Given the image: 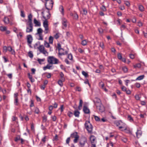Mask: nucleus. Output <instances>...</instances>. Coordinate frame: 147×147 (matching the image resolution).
Returning <instances> with one entry per match:
<instances>
[{"mask_svg": "<svg viewBox=\"0 0 147 147\" xmlns=\"http://www.w3.org/2000/svg\"><path fill=\"white\" fill-rule=\"evenodd\" d=\"M42 13L43 18L45 20L43 22V27L45 28V33L47 34L48 33V31L49 30L48 22L47 20L50 18L51 15L49 11V10H47L46 12H45V13L42 12Z\"/></svg>", "mask_w": 147, "mask_h": 147, "instance_id": "nucleus-1", "label": "nucleus"}, {"mask_svg": "<svg viewBox=\"0 0 147 147\" xmlns=\"http://www.w3.org/2000/svg\"><path fill=\"white\" fill-rule=\"evenodd\" d=\"M47 62L49 64H57L60 62L57 58L53 56H49L47 58Z\"/></svg>", "mask_w": 147, "mask_h": 147, "instance_id": "nucleus-2", "label": "nucleus"}, {"mask_svg": "<svg viewBox=\"0 0 147 147\" xmlns=\"http://www.w3.org/2000/svg\"><path fill=\"white\" fill-rule=\"evenodd\" d=\"M86 129L87 130L88 133L91 134L92 133L93 126L90 123L89 121H86L84 124Z\"/></svg>", "mask_w": 147, "mask_h": 147, "instance_id": "nucleus-3", "label": "nucleus"}, {"mask_svg": "<svg viewBox=\"0 0 147 147\" xmlns=\"http://www.w3.org/2000/svg\"><path fill=\"white\" fill-rule=\"evenodd\" d=\"M46 2L45 4V6L46 9L49 10L52 9L53 7V2L52 0H51L49 2H47L49 0H45Z\"/></svg>", "mask_w": 147, "mask_h": 147, "instance_id": "nucleus-4", "label": "nucleus"}, {"mask_svg": "<svg viewBox=\"0 0 147 147\" xmlns=\"http://www.w3.org/2000/svg\"><path fill=\"white\" fill-rule=\"evenodd\" d=\"M87 142V138L85 137H82L80 139L79 146L84 147L85 143Z\"/></svg>", "mask_w": 147, "mask_h": 147, "instance_id": "nucleus-5", "label": "nucleus"}, {"mask_svg": "<svg viewBox=\"0 0 147 147\" xmlns=\"http://www.w3.org/2000/svg\"><path fill=\"white\" fill-rule=\"evenodd\" d=\"M37 49L41 53H42L44 55H46V54H48V52L45 49V48L43 45H40L39 46L37 47Z\"/></svg>", "mask_w": 147, "mask_h": 147, "instance_id": "nucleus-6", "label": "nucleus"}, {"mask_svg": "<svg viewBox=\"0 0 147 147\" xmlns=\"http://www.w3.org/2000/svg\"><path fill=\"white\" fill-rule=\"evenodd\" d=\"M70 137L72 138H75L74 140V142L75 143H76L77 142L79 138V136L77 132H74L72 133L71 134Z\"/></svg>", "mask_w": 147, "mask_h": 147, "instance_id": "nucleus-7", "label": "nucleus"}, {"mask_svg": "<svg viewBox=\"0 0 147 147\" xmlns=\"http://www.w3.org/2000/svg\"><path fill=\"white\" fill-rule=\"evenodd\" d=\"M90 140L91 142V145H96V138L94 136H91L90 137Z\"/></svg>", "mask_w": 147, "mask_h": 147, "instance_id": "nucleus-8", "label": "nucleus"}, {"mask_svg": "<svg viewBox=\"0 0 147 147\" xmlns=\"http://www.w3.org/2000/svg\"><path fill=\"white\" fill-rule=\"evenodd\" d=\"M93 102L96 107H98V106L102 104L100 99L98 98H95L93 100Z\"/></svg>", "mask_w": 147, "mask_h": 147, "instance_id": "nucleus-9", "label": "nucleus"}, {"mask_svg": "<svg viewBox=\"0 0 147 147\" xmlns=\"http://www.w3.org/2000/svg\"><path fill=\"white\" fill-rule=\"evenodd\" d=\"M97 109H98L100 112L102 113L105 111V109L103 105L101 104V105L98 106V107H96Z\"/></svg>", "mask_w": 147, "mask_h": 147, "instance_id": "nucleus-10", "label": "nucleus"}, {"mask_svg": "<svg viewBox=\"0 0 147 147\" xmlns=\"http://www.w3.org/2000/svg\"><path fill=\"white\" fill-rule=\"evenodd\" d=\"M27 42L28 44H31L33 38L31 35H28L27 36Z\"/></svg>", "mask_w": 147, "mask_h": 147, "instance_id": "nucleus-11", "label": "nucleus"}, {"mask_svg": "<svg viewBox=\"0 0 147 147\" xmlns=\"http://www.w3.org/2000/svg\"><path fill=\"white\" fill-rule=\"evenodd\" d=\"M30 28L27 27L26 29V32L29 33L32 32L33 29L32 24H28Z\"/></svg>", "mask_w": 147, "mask_h": 147, "instance_id": "nucleus-12", "label": "nucleus"}, {"mask_svg": "<svg viewBox=\"0 0 147 147\" xmlns=\"http://www.w3.org/2000/svg\"><path fill=\"white\" fill-rule=\"evenodd\" d=\"M115 124L117 126L119 127V128L120 129L123 128V126L122 125V123L121 121H117L115 122Z\"/></svg>", "mask_w": 147, "mask_h": 147, "instance_id": "nucleus-13", "label": "nucleus"}, {"mask_svg": "<svg viewBox=\"0 0 147 147\" xmlns=\"http://www.w3.org/2000/svg\"><path fill=\"white\" fill-rule=\"evenodd\" d=\"M34 22L35 24V26H41L40 22L38 21H37L35 18L34 19Z\"/></svg>", "mask_w": 147, "mask_h": 147, "instance_id": "nucleus-14", "label": "nucleus"}, {"mask_svg": "<svg viewBox=\"0 0 147 147\" xmlns=\"http://www.w3.org/2000/svg\"><path fill=\"white\" fill-rule=\"evenodd\" d=\"M32 13H30L28 16V24H32Z\"/></svg>", "mask_w": 147, "mask_h": 147, "instance_id": "nucleus-15", "label": "nucleus"}, {"mask_svg": "<svg viewBox=\"0 0 147 147\" xmlns=\"http://www.w3.org/2000/svg\"><path fill=\"white\" fill-rule=\"evenodd\" d=\"M83 111L85 114H88L90 113V110L86 106H84L83 107Z\"/></svg>", "mask_w": 147, "mask_h": 147, "instance_id": "nucleus-16", "label": "nucleus"}, {"mask_svg": "<svg viewBox=\"0 0 147 147\" xmlns=\"http://www.w3.org/2000/svg\"><path fill=\"white\" fill-rule=\"evenodd\" d=\"M68 52L67 51H65V52H58V57L60 58V59H62L61 58V56L64 55H66L67 54Z\"/></svg>", "mask_w": 147, "mask_h": 147, "instance_id": "nucleus-17", "label": "nucleus"}, {"mask_svg": "<svg viewBox=\"0 0 147 147\" xmlns=\"http://www.w3.org/2000/svg\"><path fill=\"white\" fill-rule=\"evenodd\" d=\"M136 134L137 138H139L142 135V131L140 130H138Z\"/></svg>", "mask_w": 147, "mask_h": 147, "instance_id": "nucleus-18", "label": "nucleus"}, {"mask_svg": "<svg viewBox=\"0 0 147 147\" xmlns=\"http://www.w3.org/2000/svg\"><path fill=\"white\" fill-rule=\"evenodd\" d=\"M7 51L10 52L12 54L14 55L15 54L14 50H13L11 47H7Z\"/></svg>", "mask_w": 147, "mask_h": 147, "instance_id": "nucleus-19", "label": "nucleus"}, {"mask_svg": "<svg viewBox=\"0 0 147 147\" xmlns=\"http://www.w3.org/2000/svg\"><path fill=\"white\" fill-rule=\"evenodd\" d=\"M67 21L66 19L65 18L63 19L62 24L63 26L65 28L67 26Z\"/></svg>", "mask_w": 147, "mask_h": 147, "instance_id": "nucleus-20", "label": "nucleus"}, {"mask_svg": "<svg viewBox=\"0 0 147 147\" xmlns=\"http://www.w3.org/2000/svg\"><path fill=\"white\" fill-rule=\"evenodd\" d=\"M49 63L47 65L43 67V69L44 70H45L47 69H51V67H52V65H51Z\"/></svg>", "mask_w": 147, "mask_h": 147, "instance_id": "nucleus-21", "label": "nucleus"}, {"mask_svg": "<svg viewBox=\"0 0 147 147\" xmlns=\"http://www.w3.org/2000/svg\"><path fill=\"white\" fill-rule=\"evenodd\" d=\"M65 80V79L64 78H62L61 80H59L58 82V83L59 85L61 87H62L63 86V82Z\"/></svg>", "mask_w": 147, "mask_h": 147, "instance_id": "nucleus-22", "label": "nucleus"}, {"mask_svg": "<svg viewBox=\"0 0 147 147\" xmlns=\"http://www.w3.org/2000/svg\"><path fill=\"white\" fill-rule=\"evenodd\" d=\"M43 32V30L40 28H38L37 30V33L36 34V35L42 34Z\"/></svg>", "mask_w": 147, "mask_h": 147, "instance_id": "nucleus-23", "label": "nucleus"}, {"mask_svg": "<svg viewBox=\"0 0 147 147\" xmlns=\"http://www.w3.org/2000/svg\"><path fill=\"white\" fill-rule=\"evenodd\" d=\"M57 48L59 50V52H61V50L64 51V49L61 48V45L60 43L57 44Z\"/></svg>", "mask_w": 147, "mask_h": 147, "instance_id": "nucleus-24", "label": "nucleus"}, {"mask_svg": "<svg viewBox=\"0 0 147 147\" xmlns=\"http://www.w3.org/2000/svg\"><path fill=\"white\" fill-rule=\"evenodd\" d=\"M4 21L5 24H9V18L7 17H5Z\"/></svg>", "mask_w": 147, "mask_h": 147, "instance_id": "nucleus-25", "label": "nucleus"}, {"mask_svg": "<svg viewBox=\"0 0 147 147\" xmlns=\"http://www.w3.org/2000/svg\"><path fill=\"white\" fill-rule=\"evenodd\" d=\"M59 10L61 13L63 15L64 14V8L62 5H60L59 7Z\"/></svg>", "mask_w": 147, "mask_h": 147, "instance_id": "nucleus-26", "label": "nucleus"}, {"mask_svg": "<svg viewBox=\"0 0 147 147\" xmlns=\"http://www.w3.org/2000/svg\"><path fill=\"white\" fill-rule=\"evenodd\" d=\"M73 18L74 19L76 20H77L78 19V16L76 12H75L74 13Z\"/></svg>", "mask_w": 147, "mask_h": 147, "instance_id": "nucleus-27", "label": "nucleus"}, {"mask_svg": "<svg viewBox=\"0 0 147 147\" xmlns=\"http://www.w3.org/2000/svg\"><path fill=\"white\" fill-rule=\"evenodd\" d=\"M80 113L79 111H78L77 110H75L74 111V115L76 117H78L79 116Z\"/></svg>", "mask_w": 147, "mask_h": 147, "instance_id": "nucleus-28", "label": "nucleus"}, {"mask_svg": "<svg viewBox=\"0 0 147 147\" xmlns=\"http://www.w3.org/2000/svg\"><path fill=\"white\" fill-rule=\"evenodd\" d=\"M53 38L52 36H50L49 37V42L50 44H52L53 43Z\"/></svg>", "mask_w": 147, "mask_h": 147, "instance_id": "nucleus-29", "label": "nucleus"}, {"mask_svg": "<svg viewBox=\"0 0 147 147\" xmlns=\"http://www.w3.org/2000/svg\"><path fill=\"white\" fill-rule=\"evenodd\" d=\"M83 103V101L82 99L80 100L79 104L78 106V109L79 110L81 109V108L82 106V104Z\"/></svg>", "mask_w": 147, "mask_h": 147, "instance_id": "nucleus-30", "label": "nucleus"}, {"mask_svg": "<svg viewBox=\"0 0 147 147\" xmlns=\"http://www.w3.org/2000/svg\"><path fill=\"white\" fill-rule=\"evenodd\" d=\"M45 59H37V61L40 64H42V63L44 62L45 61Z\"/></svg>", "mask_w": 147, "mask_h": 147, "instance_id": "nucleus-31", "label": "nucleus"}, {"mask_svg": "<svg viewBox=\"0 0 147 147\" xmlns=\"http://www.w3.org/2000/svg\"><path fill=\"white\" fill-rule=\"evenodd\" d=\"M49 43H48L46 41H44V45L45 47L47 48H49L50 47V45Z\"/></svg>", "mask_w": 147, "mask_h": 147, "instance_id": "nucleus-32", "label": "nucleus"}, {"mask_svg": "<svg viewBox=\"0 0 147 147\" xmlns=\"http://www.w3.org/2000/svg\"><path fill=\"white\" fill-rule=\"evenodd\" d=\"M7 30V28L6 27H3L1 26L0 27V30L2 31H6Z\"/></svg>", "mask_w": 147, "mask_h": 147, "instance_id": "nucleus-33", "label": "nucleus"}, {"mask_svg": "<svg viewBox=\"0 0 147 147\" xmlns=\"http://www.w3.org/2000/svg\"><path fill=\"white\" fill-rule=\"evenodd\" d=\"M144 77V75H141L138 76L136 79V80H141L143 79Z\"/></svg>", "mask_w": 147, "mask_h": 147, "instance_id": "nucleus-34", "label": "nucleus"}, {"mask_svg": "<svg viewBox=\"0 0 147 147\" xmlns=\"http://www.w3.org/2000/svg\"><path fill=\"white\" fill-rule=\"evenodd\" d=\"M138 7L139 9L141 11H144V8L142 5H140Z\"/></svg>", "mask_w": 147, "mask_h": 147, "instance_id": "nucleus-35", "label": "nucleus"}, {"mask_svg": "<svg viewBox=\"0 0 147 147\" xmlns=\"http://www.w3.org/2000/svg\"><path fill=\"white\" fill-rule=\"evenodd\" d=\"M122 70L124 73H127L128 71L127 68L125 66L123 67Z\"/></svg>", "mask_w": 147, "mask_h": 147, "instance_id": "nucleus-36", "label": "nucleus"}, {"mask_svg": "<svg viewBox=\"0 0 147 147\" xmlns=\"http://www.w3.org/2000/svg\"><path fill=\"white\" fill-rule=\"evenodd\" d=\"M82 74L85 78H87L88 76V74L84 71H82Z\"/></svg>", "mask_w": 147, "mask_h": 147, "instance_id": "nucleus-37", "label": "nucleus"}, {"mask_svg": "<svg viewBox=\"0 0 147 147\" xmlns=\"http://www.w3.org/2000/svg\"><path fill=\"white\" fill-rule=\"evenodd\" d=\"M28 55L30 58H32L33 57V54L32 53L31 51H30L28 53Z\"/></svg>", "mask_w": 147, "mask_h": 147, "instance_id": "nucleus-38", "label": "nucleus"}, {"mask_svg": "<svg viewBox=\"0 0 147 147\" xmlns=\"http://www.w3.org/2000/svg\"><path fill=\"white\" fill-rule=\"evenodd\" d=\"M127 119L130 122H132L133 121V119L132 118L130 115H128V116Z\"/></svg>", "mask_w": 147, "mask_h": 147, "instance_id": "nucleus-39", "label": "nucleus"}, {"mask_svg": "<svg viewBox=\"0 0 147 147\" xmlns=\"http://www.w3.org/2000/svg\"><path fill=\"white\" fill-rule=\"evenodd\" d=\"M134 67L135 68H136L137 67L140 68L141 67V64L140 63H138L135 65H134Z\"/></svg>", "mask_w": 147, "mask_h": 147, "instance_id": "nucleus-40", "label": "nucleus"}, {"mask_svg": "<svg viewBox=\"0 0 147 147\" xmlns=\"http://www.w3.org/2000/svg\"><path fill=\"white\" fill-rule=\"evenodd\" d=\"M100 9L102 10L103 11H105L107 10L106 7L104 5H102V6L100 7Z\"/></svg>", "mask_w": 147, "mask_h": 147, "instance_id": "nucleus-41", "label": "nucleus"}, {"mask_svg": "<svg viewBox=\"0 0 147 147\" xmlns=\"http://www.w3.org/2000/svg\"><path fill=\"white\" fill-rule=\"evenodd\" d=\"M14 104L15 105H17L18 104V98L14 99Z\"/></svg>", "mask_w": 147, "mask_h": 147, "instance_id": "nucleus-42", "label": "nucleus"}, {"mask_svg": "<svg viewBox=\"0 0 147 147\" xmlns=\"http://www.w3.org/2000/svg\"><path fill=\"white\" fill-rule=\"evenodd\" d=\"M81 44L83 46L86 45H87V42L86 40H83L81 42Z\"/></svg>", "mask_w": 147, "mask_h": 147, "instance_id": "nucleus-43", "label": "nucleus"}, {"mask_svg": "<svg viewBox=\"0 0 147 147\" xmlns=\"http://www.w3.org/2000/svg\"><path fill=\"white\" fill-rule=\"evenodd\" d=\"M95 119L96 121H100V119L99 117L98 116H94Z\"/></svg>", "mask_w": 147, "mask_h": 147, "instance_id": "nucleus-44", "label": "nucleus"}, {"mask_svg": "<svg viewBox=\"0 0 147 147\" xmlns=\"http://www.w3.org/2000/svg\"><path fill=\"white\" fill-rule=\"evenodd\" d=\"M43 121L44 122H45L47 120V117L46 116H44L42 117Z\"/></svg>", "mask_w": 147, "mask_h": 147, "instance_id": "nucleus-45", "label": "nucleus"}, {"mask_svg": "<svg viewBox=\"0 0 147 147\" xmlns=\"http://www.w3.org/2000/svg\"><path fill=\"white\" fill-rule=\"evenodd\" d=\"M99 86L102 89H103L105 87L104 84L102 82H100L99 84Z\"/></svg>", "mask_w": 147, "mask_h": 147, "instance_id": "nucleus-46", "label": "nucleus"}, {"mask_svg": "<svg viewBox=\"0 0 147 147\" xmlns=\"http://www.w3.org/2000/svg\"><path fill=\"white\" fill-rule=\"evenodd\" d=\"M67 114L69 117H71L73 115V113L70 111H69Z\"/></svg>", "mask_w": 147, "mask_h": 147, "instance_id": "nucleus-47", "label": "nucleus"}, {"mask_svg": "<svg viewBox=\"0 0 147 147\" xmlns=\"http://www.w3.org/2000/svg\"><path fill=\"white\" fill-rule=\"evenodd\" d=\"M98 30L100 34H102L103 32V30L101 28H98Z\"/></svg>", "mask_w": 147, "mask_h": 147, "instance_id": "nucleus-48", "label": "nucleus"}, {"mask_svg": "<svg viewBox=\"0 0 147 147\" xmlns=\"http://www.w3.org/2000/svg\"><path fill=\"white\" fill-rule=\"evenodd\" d=\"M39 110L38 108L36 107L34 109V112L36 114H38Z\"/></svg>", "mask_w": 147, "mask_h": 147, "instance_id": "nucleus-49", "label": "nucleus"}, {"mask_svg": "<svg viewBox=\"0 0 147 147\" xmlns=\"http://www.w3.org/2000/svg\"><path fill=\"white\" fill-rule=\"evenodd\" d=\"M7 47L5 46H4L3 48V51L4 52H6L7 51Z\"/></svg>", "mask_w": 147, "mask_h": 147, "instance_id": "nucleus-50", "label": "nucleus"}, {"mask_svg": "<svg viewBox=\"0 0 147 147\" xmlns=\"http://www.w3.org/2000/svg\"><path fill=\"white\" fill-rule=\"evenodd\" d=\"M68 58L70 60H71L72 59V55L71 54H70L68 55Z\"/></svg>", "mask_w": 147, "mask_h": 147, "instance_id": "nucleus-51", "label": "nucleus"}, {"mask_svg": "<svg viewBox=\"0 0 147 147\" xmlns=\"http://www.w3.org/2000/svg\"><path fill=\"white\" fill-rule=\"evenodd\" d=\"M117 57L118 59L120 60H121V59H122V58L121 54L120 53H119L118 54Z\"/></svg>", "mask_w": 147, "mask_h": 147, "instance_id": "nucleus-52", "label": "nucleus"}, {"mask_svg": "<svg viewBox=\"0 0 147 147\" xmlns=\"http://www.w3.org/2000/svg\"><path fill=\"white\" fill-rule=\"evenodd\" d=\"M51 118L52 119L53 121H56V117L55 115L51 116Z\"/></svg>", "mask_w": 147, "mask_h": 147, "instance_id": "nucleus-53", "label": "nucleus"}, {"mask_svg": "<svg viewBox=\"0 0 147 147\" xmlns=\"http://www.w3.org/2000/svg\"><path fill=\"white\" fill-rule=\"evenodd\" d=\"M125 4L127 7H129L130 5V4L129 2L128 1H125Z\"/></svg>", "mask_w": 147, "mask_h": 147, "instance_id": "nucleus-54", "label": "nucleus"}, {"mask_svg": "<svg viewBox=\"0 0 147 147\" xmlns=\"http://www.w3.org/2000/svg\"><path fill=\"white\" fill-rule=\"evenodd\" d=\"M70 140V137H68L67 138L66 141V144H68L69 143Z\"/></svg>", "mask_w": 147, "mask_h": 147, "instance_id": "nucleus-55", "label": "nucleus"}, {"mask_svg": "<svg viewBox=\"0 0 147 147\" xmlns=\"http://www.w3.org/2000/svg\"><path fill=\"white\" fill-rule=\"evenodd\" d=\"M21 17L24 18L25 17V15L24 11H21Z\"/></svg>", "mask_w": 147, "mask_h": 147, "instance_id": "nucleus-56", "label": "nucleus"}, {"mask_svg": "<svg viewBox=\"0 0 147 147\" xmlns=\"http://www.w3.org/2000/svg\"><path fill=\"white\" fill-rule=\"evenodd\" d=\"M109 145H111L112 147H113V143L112 142H110V143L107 144V147H109Z\"/></svg>", "mask_w": 147, "mask_h": 147, "instance_id": "nucleus-57", "label": "nucleus"}, {"mask_svg": "<svg viewBox=\"0 0 147 147\" xmlns=\"http://www.w3.org/2000/svg\"><path fill=\"white\" fill-rule=\"evenodd\" d=\"M31 104L30 105V107H32L34 106V101L32 100H31L30 101Z\"/></svg>", "mask_w": 147, "mask_h": 147, "instance_id": "nucleus-58", "label": "nucleus"}, {"mask_svg": "<svg viewBox=\"0 0 147 147\" xmlns=\"http://www.w3.org/2000/svg\"><path fill=\"white\" fill-rule=\"evenodd\" d=\"M63 107L64 106L63 105H61L59 109H60L61 111V112H62L63 111Z\"/></svg>", "mask_w": 147, "mask_h": 147, "instance_id": "nucleus-59", "label": "nucleus"}, {"mask_svg": "<svg viewBox=\"0 0 147 147\" xmlns=\"http://www.w3.org/2000/svg\"><path fill=\"white\" fill-rule=\"evenodd\" d=\"M39 36V38L38 39V40H43V37L42 34L38 35Z\"/></svg>", "mask_w": 147, "mask_h": 147, "instance_id": "nucleus-60", "label": "nucleus"}, {"mask_svg": "<svg viewBox=\"0 0 147 147\" xmlns=\"http://www.w3.org/2000/svg\"><path fill=\"white\" fill-rule=\"evenodd\" d=\"M59 37V34L57 33H56L54 36V38L56 39L58 38Z\"/></svg>", "mask_w": 147, "mask_h": 147, "instance_id": "nucleus-61", "label": "nucleus"}, {"mask_svg": "<svg viewBox=\"0 0 147 147\" xmlns=\"http://www.w3.org/2000/svg\"><path fill=\"white\" fill-rule=\"evenodd\" d=\"M122 90L124 91H126L127 90L126 88L124 86H123L121 87Z\"/></svg>", "mask_w": 147, "mask_h": 147, "instance_id": "nucleus-62", "label": "nucleus"}, {"mask_svg": "<svg viewBox=\"0 0 147 147\" xmlns=\"http://www.w3.org/2000/svg\"><path fill=\"white\" fill-rule=\"evenodd\" d=\"M53 108L54 107L53 106L51 105L49 107V109L50 111H51L53 110Z\"/></svg>", "mask_w": 147, "mask_h": 147, "instance_id": "nucleus-63", "label": "nucleus"}, {"mask_svg": "<svg viewBox=\"0 0 147 147\" xmlns=\"http://www.w3.org/2000/svg\"><path fill=\"white\" fill-rule=\"evenodd\" d=\"M138 25L139 27H141L142 26L143 24L141 22H138Z\"/></svg>", "mask_w": 147, "mask_h": 147, "instance_id": "nucleus-64", "label": "nucleus"}]
</instances>
